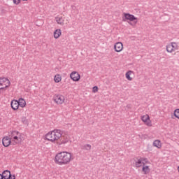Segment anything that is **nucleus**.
Wrapping results in <instances>:
<instances>
[{"mask_svg": "<svg viewBox=\"0 0 179 179\" xmlns=\"http://www.w3.org/2000/svg\"><path fill=\"white\" fill-rule=\"evenodd\" d=\"M72 159V153L62 152L55 156V163H56V164H59V166L69 164Z\"/></svg>", "mask_w": 179, "mask_h": 179, "instance_id": "f257e3e1", "label": "nucleus"}, {"mask_svg": "<svg viewBox=\"0 0 179 179\" xmlns=\"http://www.w3.org/2000/svg\"><path fill=\"white\" fill-rule=\"evenodd\" d=\"M61 130L55 129L52 131L48 133L45 138L46 141H50V142H55V141H58L59 138H61Z\"/></svg>", "mask_w": 179, "mask_h": 179, "instance_id": "f03ea898", "label": "nucleus"}, {"mask_svg": "<svg viewBox=\"0 0 179 179\" xmlns=\"http://www.w3.org/2000/svg\"><path fill=\"white\" fill-rule=\"evenodd\" d=\"M9 86H10L9 79L0 77V90H6Z\"/></svg>", "mask_w": 179, "mask_h": 179, "instance_id": "7ed1b4c3", "label": "nucleus"}, {"mask_svg": "<svg viewBox=\"0 0 179 179\" xmlns=\"http://www.w3.org/2000/svg\"><path fill=\"white\" fill-rule=\"evenodd\" d=\"M124 17H123V22H127V20H129L130 22H134V24L138 23V18L135 17V15L130 13H124Z\"/></svg>", "mask_w": 179, "mask_h": 179, "instance_id": "20e7f679", "label": "nucleus"}, {"mask_svg": "<svg viewBox=\"0 0 179 179\" xmlns=\"http://www.w3.org/2000/svg\"><path fill=\"white\" fill-rule=\"evenodd\" d=\"M61 136L59 138V141L57 143L59 145H65V143H68L69 142V137L68 135H64V132L61 131Z\"/></svg>", "mask_w": 179, "mask_h": 179, "instance_id": "39448f33", "label": "nucleus"}, {"mask_svg": "<svg viewBox=\"0 0 179 179\" xmlns=\"http://www.w3.org/2000/svg\"><path fill=\"white\" fill-rule=\"evenodd\" d=\"M53 100L57 103V104H62V103L65 101V97L62 95L58 94L54 96Z\"/></svg>", "mask_w": 179, "mask_h": 179, "instance_id": "423d86ee", "label": "nucleus"}, {"mask_svg": "<svg viewBox=\"0 0 179 179\" xmlns=\"http://www.w3.org/2000/svg\"><path fill=\"white\" fill-rule=\"evenodd\" d=\"M70 78L73 82H79L80 80V75L76 71H73L70 74Z\"/></svg>", "mask_w": 179, "mask_h": 179, "instance_id": "0eeeda50", "label": "nucleus"}, {"mask_svg": "<svg viewBox=\"0 0 179 179\" xmlns=\"http://www.w3.org/2000/svg\"><path fill=\"white\" fill-rule=\"evenodd\" d=\"M141 120L143 122H145V125H148V127H152V121H150L149 115H146L142 116Z\"/></svg>", "mask_w": 179, "mask_h": 179, "instance_id": "6e6552de", "label": "nucleus"}, {"mask_svg": "<svg viewBox=\"0 0 179 179\" xmlns=\"http://www.w3.org/2000/svg\"><path fill=\"white\" fill-rule=\"evenodd\" d=\"M2 143L5 148H8L12 143V140L9 136H5L2 139Z\"/></svg>", "mask_w": 179, "mask_h": 179, "instance_id": "1a4fd4ad", "label": "nucleus"}, {"mask_svg": "<svg viewBox=\"0 0 179 179\" xmlns=\"http://www.w3.org/2000/svg\"><path fill=\"white\" fill-rule=\"evenodd\" d=\"M145 160H146V158H137V161L135 162L136 167L138 169L139 167H142V164L145 166V163L143 162H145Z\"/></svg>", "mask_w": 179, "mask_h": 179, "instance_id": "9d476101", "label": "nucleus"}, {"mask_svg": "<svg viewBox=\"0 0 179 179\" xmlns=\"http://www.w3.org/2000/svg\"><path fill=\"white\" fill-rule=\"evenodd\" d=\"M114 48L116 52H121V51H122V48H124L122 43L121 42L116 43L114 45Z\"/></svg>", "mask_w": 179, "mask_h": 179, "instance_id": "9b49d317", "label": "nucleus"}, {"mask_svg": "<svg viewBox=\"0 0 179 179\" xmlns=\"http://www.w3.org/2000/svg\"><path fill=\"white\" fill-rule=\"evenodd\" d=\"M11 108L13 110H16L19 108V102L16 99H13L10 103Z\"/></svg>", "mask_w": 179, "mask_h": 179, "instance_id": "f8f14e48", "label": "nucleus"}, {"mask_svg": "<svg viewBox=\"0 0 179 179\" xmlns=\"http://www.w3.org/2000/svg\"><path fill=\"white\" fill-rule=\"evenodd\" d=\"M18 106L22 108L26 107V101H24L23 98H20L18 100Z\"/></svg>", "mask_w": 179, "mask_h": 179, "instance_id": "ddd939ff", "label": "nucleus"}, {"mask_svg": "<svg viewBox=\"0 0 179 179\" xmlns=\"http://www.w3.org/2000/svg\"><path fill=\"white\" fill-rule=\"evenodd\" d=\"M56 22L58 24H61L62 26H64V22H65V20L62 17H56Z\"/></svg>", "mask_w": 179, "mask_h": 179, "instance_id": "4468645a", "label": "nucleus"}, {"mask_svg": "<svg viewBox=\"0 0 179 179\" xmlns=\"http://www.w3.org/2000/svg\"><path fill=\"white\" fill-rule=\"evenodd\" d=\"M82 150H91L92 145L90 144H85L80 146Z\"/></svg>", "mask_w": 179, "mask_h": 179, "instance_id": "2eb2a0df", "label": "nucleus"}, {"mask_svg": "<svg viewBox=\"0 0 179 179\" xmlns=\"http://www.w3.org/2000/svg\"><path fill=\"white\" fill-rule=\"evenodd\" d=\"M142 171H143L144 174H149L150 173V169L149 166H143L142 168Z\"/></svg>", "mask_w": 179, "mask_h": 179, "instance_id": "dca6fc26", "label": "nucleus"}, {"mask_svg": "<svg viewBox=\"0 0 179 179\" xmlns=\"http://www.w3.org/2000/svg\"><path fill=\"white\" fill-rule=\"evenodd\" d=\"M61 34H62L61 29H56L54 31V37H55V38H59Z\"/></svg>", "mask_w": 179, "mask_h": 179, "instance_id": "f3484780", "label": "nucleus"}, {"mask_svg": "<svg viewBox=\"0 0 179 179\" xmlns=\"http://www.w3.org/2000/svg\"><path fill=\"white\" fill-rule=\"evenodd\" d=\"M153 146H155V148H157V149H160V148H162L160 140H155L153 142Z\"/></svg>", "mask_w": 179, "mask_h": 179, "instance_id": "a211bd4d", "label": "nucleus"}, {"mask_svg": "<svg viewBox=\"0 0 179 179\" xmlns=\"http://www.w3.org/2000/svg\"><path fill=\"white\" fill-rule=\"evenodd\" d=\"M13 142L14 143H12V145H17V143H20V138L17 136H14Z\"/></svg>", "mask_w": 179, "mask_h": 179, "instance_id": "6ab92c4d", "label": "nucleus"}, {"mask_svg": "<svg viewBox=\"0 0 179 179\" xmlns=\"http://www.w3.org/2000/svg\"><path fill=\"white\" fill-rule=\"evenodd\" d=\"M62 79V78L61 77V76L59 74L55 76L54 80H55V83H59V82H61Z\"/></svg>", "mask_w": 179, "mask_h": 179, "instance_id": "aec40b11", "label": "nucleus"}, {"mask_svg": "<svg viewBox=\"0 0 179 179\" xmlns=\"http://www.w3.org/2000/svg\"><path fill=\"white\" fill-rule=\"evenodd\" d=\"M1 176L3 177H6L8 178V177H9L10 176V171H9V170L3 171V173H1Z\"/></svg>", "mask_w": 179, "mask_h": 179, "instance_id": "412c9836", "label": "nucleus"}, {"mask_svg": "<svg viewBox=\"0 0 179 179\" xmlns=\"http://www.w3.org/2000/svg\"><path fill=\"white\" fill-rule=\"evenodd\" d=\"M131 75H132V71H129L126 73V79H127V80H132Z\"/></svg>", "mask_w": 179, "mask_h": 179, "instance_id": "4be33fe9", "label": "nucleus"}, {"mask_svg": "<svg viewBox=\"0 0 179 179\" xmlns=\"http://www.w3.org/2000/svg\"><path fill=\"white\" fill-rule=\"evenodd\" d=\"M170 45L172 46V50H173V51H176V50H178V45H177V43L172 42L171 43Z\"/></svg>", "mask_w": 179, "mask_h": 179, "instance_id": "5701e85b", "label": "nucleus"}, {"mask_svg": "<svg viewBox=\"0 0 179 179\" xmlns=\"http://www.w3.org/2000/svg\"><path fill=\"white\" fill-rule=\"evenodd\" d=\"M166 51H167V52H173V51H174L173 49V46L171 45L170 44L167 45H166Z\"/></svg>", "mask_w": 179, "mask_h": 179, "instance_id": "b1692460", "label": "nucleus"}, {"mask_svg": "<svg viewBox=\"0 0 179 179\" xmlns=\"http://www.w3.org/2000/svg\"><path fill=\"white\" fill-rule=\"evenodd\" d=\"M22 124H24L25 125H29V120L26 118V117H22L21 118Z\"/></svg>", "mask_w": 179, "mask_h": 179, "instance_id": "393cba45", "label": "nucleus"}, {"mask_svg": "<svg viewBox=\"0 0 179 179\" xmlns=\"http://www.w3.org/2000/svg\"><path fill=\"white\" fill-rule=\"evenodd\" d=\"M173 115L179 120V108L175 110Z\"/></svg>", "mask_w": 179, "mask_h": 179, "instance_id": "a878e982", "label": "nucleus"}, {"mask_svg": "<svg viewBox=\"0 0 179 179\" xmlns=\"http://www.w3.org/2000/svg\"><path fill=\"white\" fill-rule=\"evenodd\" d=\"M92 90H93L94 93L99 92V87L98 86L93 87Z\"/></svg>", "mask_w": 179, "mask_h": 179, "instance_id": "bb28decb", "label": "nucleus"}, {"mask_svg": "<svg viewBox=\"0 0 179 179\" xmlns=\"http://www.w3.org/2000/svg\"><path fill=\"white\" fill-rule=\"evenodd\" d=\"M15 135H19V131H13L11 132V136H15Z\"/></svg>", "mask_w": 179, "mask_h": 179, "instance_id": "cd10ccee", "label": "nucleus"}, {"mask_svg": "<svg viewBox=\"0 0 179 179\" xmlns=\"http://www.w3.org/2000/svg\"><path fill=\"white\" fill-rule=\"evenodd\" d=\"M22 0H13V2L15 5H19Z\"/></svg>", "mask_w": 179, "mask_h": 179, "instance_id": "c85d7f7f", "label": "nucleus"}, {"mask_svg": "<svg viewBox=\"0 0 179 179\" xmlns=\"http://www.w3.org/2000/svg\"><path fill=\"white\" fill-rule=\"evenodd\" d=\"M6 179H16V176H15V175H13L12 177V174H10V176L9 177H8Z\"/></svg>", "mask_w": 179, "mask_h": 179, "instance_id": "c756f323", "label": "nucleus"}, {"mask_svg": "<svg viewBox=\"0 0 179 179\" xmlns=\"http://www.w3.org/2000/svg\"><path fill=\"white\" fill-rule=\"evenodd\" d=\"M1 13H5V9L3 8H1Z\"/></svg>", "mask_w": 179, "mask_h": 179, "instance_id": "7c9ffc66", "label": "nucleus"}, {"mask_svg": "<svg viewBox=\"0 0 179 179\" xmlns=\"http://www.w3.org/2000/svg\"><path fill=\"white\" fill-rule=\"evenodd\" d=\"M7 178L6 177V176H3L2 175H1V178H0V179H6Z\"/></svg>", "mask_w": 179, "mask_h": 179, "instance_id": "2f4dec72", "label": "nucleus"}, {"mask_svg": "<svg viewBox=\"0 0 179 179\" xmlns=\"http://www.w3.org/2000/svg\"><path fill=\"white\" fill-rule=\"evenodd\" d=\"M127 108H131V105H127Z\"/></svg>", "mask_w": 179, "mask_h": 179, "instance_id": "473e14b6", "label": "nucleus"}, {"mask_svg": "<svg viewBox=\"0 0 179 179\" xmlns=\"http://www.w3.org/2000/svg\"><path fill=\"white\" fill-rule=\"evenodd\" d=\"M129 24H131V26H134V24H132V22H129Z\"/></svg>", "mask_w": 179, "mask_h": 179, "instance_id": "72a5a7b5", "label": "nucleus"}, {"mask_svg": "<svg viewBox=\"0 0 179 179\" xmlns=\"http://www.w3.org/2000/svg\"><path fill=\"white\" fill-rule=\"evenodd\" d=\"M178 172H179V166H178Z\"/></svg>", "mask_w": 179, "mask_h": 179, "instance_id": "f704fd0d", "label": "nucleus"}, {"mask_svg": "<svg viewBox=\"0 0 179 179\" xmlns=\"http://www.w3.org/2000/svg\"><path fill=\"white\" fill-rule=\"evenodd\" d=\"M22 1H27V0H22Z\"/></svg>", "mask_w": 179, "mask_h": 179, "instance_id": "c9c22d12", "label": "nucleus"}]
</instances>
